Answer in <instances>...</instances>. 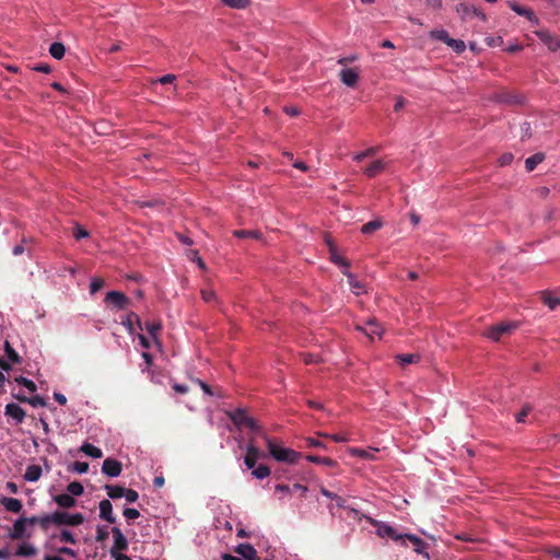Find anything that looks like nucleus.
<instances>
[{
    "instance_id": "0eeeda50",
    "label": "nucleus",
    "mask_w": 560,
    "mask_h": 560,
    "mask_svg": "<svg viewBox=\"0 0 560 560\" xmlns=\"http://www.w3.org/2000/svg\"><path fill=\"white\" fill-rule=\"evenodd\" d=\"M105 302L113 304L118 310H126L130 304L129 298L119 291L107 292Z\"/></svg>"
},
{
    "instance_id": "2f4dec72",
    "label": "nucleus",
    "mask_w": 560,
    "mask_h": 560,
    "mask_svg": "<svg viewBox=\"0 0 560 560\" xmlns=\"http://www.w3.org/2000/svg\"><path fill=\"white\" fill-rule=\"evenodd\" d=\"M37 553V549L30 544H22L18 547L15 555L20 557H33Z\"/></svg>"
},
{
    "instance_id": "052dcab7",
    "label": "nucleus",
    "mask_w": 560,
    "mask_h": 560,
    "mask_svg": "<svg viewBox=\"0 0 560 560\" xmlns=\"http://www.w3.org/2000/svg\"><path fill=\"white\" fill-rule=\"evenodd\" d=\"M124 497L126 498L127 502L133 503L138 500L139 494L133 489H126V493H124Z\"/></svg>"
},
{
    "instance_id": "a878e982",
    "label": "nucleus",
    "mask_w": 560,
    "mask_h": 560,
    "mask_svg": "<svg viewBox=\"0 0 560 560\" xmlns=\"http://www.w3.org/2000/svg\"><path fill=\"white\" fill-rule=\"evenodd\" d=\"M384 225V221L381 218H377L375 220H372L361 226V232L363 234H372L380 229H382Z\"/></svg>"
},
{
    "instance_id": "0e129e2a",
    "label": "nucleus",
    "mask_w": 560,
    "mask_h": 560,
    "mask_svg": "<svg viewBox=\"0 0 560 560\" xmlns=\"http://www.w3.org/2000/svg\"><path fill=\"white\" fill-rule=\"evenodd\" d=\"M514 156L512 153H503L500 158H499V164L501 166H506V165H510L513 161Z\"/></svg>"
},
{
    "instance_id": "7c9ffc66",
    "label": "nucleus",
    "mask_w": 560,
    "mask_h": 560,
    "mask_svg": "<svg viewBox=\"0 0 560 560\" xmlns=\"http://www.w3.org/2000/svg\"><path fill=\"white\" fill-rule=\"evenodd\" d=\"M80 451L83 452L85 455L91 456L93 458H101L103 456L102 450L90 444V443H84L81 446Z\"/></svg>"
},
{
    "instance_id": "c03bdc74",
    "label": "nucleus",
    "mask_w": 560,
    "mask_h": 560,
    "mask_svg": "<svg viewBox=\"0 0 560 560\" xmlns=\"http://www.w3.org/2000/svg\"><path fill=\"white\" fill-rule=\"evenodd\" d=\"M532 410H533V408L530 405H524L522 407L521 411L515 415L516 421L520 423H524L525 418L530 413Z\"/></svg>"
},
{
    "instance_id": "864d4df0",
    "label": "nucleus",
    "mask_w": 560,
    "mask_h": 560,
    "mask_svg": "<svg viewBox=\"0 0 560 560\" xmlns=\"http://www.w3.org/2000/svg\"><path fill=\"white\" fill-rule=\"evenodd\" d=\"M320 493H322L324 497L328 498V499L336 500V501H337V504H338L339 506H342V504H343V500H342L339 495H337V494L332 493L331 491L327 490L326 488H322V489H320Z\"/></svg>"
},
{
    "instance_id": "37998d69",
    "label": "nucleus",
    "mask_w": 560,
    "mask_h": 560,
    "mask_svg": "<svg viewBox=\"0 0 560 560\" xmlns=\"http://www.w3.org/2000/svg\"><path fill=\"white\" fill-rule=\"evenodd\" d=\"M446 45L453 48V50L456 51L457 54L463 52L466 48L465 43L460 39L450 38Z\"/></svg>"
},
{
    "instance_id": "c85d7f7f",
    "label": "nucleus",
    "mask_w": 560,
    "mask_h": 560,
    "mask_svg": "<svg viewBox=\"0 0 560 560\" xmlns=\"http://www.w3.org/2000/svg\"><path fill=\"white\" fill-rule=\"evenodd\" d=\"M305 458L308 462H311V463L325 465V466L330 467V468H335L337 466V462L331 459V458H329V457H320V456H316V455H306Z\"/></svg>"
},
{
    "instance_id": "39448f33",
    "label": "nucleus",
    "mask_w": 560,
    "mask_h": 560,
    "mask_svg": "<svg viewBox=\"0 0 560 560\" xmlns=\"http://www.w3.org/2000/svg\"><path fill=\"white\" fill-rule=\"evenodd\" d=\"M516 326L514 323H500L488 328L485 336L493 341H499L503 336L511 334Z\"/></svg>"
},
{
    "instance_id": "2eb2a0df",
    "label": "nucleus",
    "mask_w": 560,
    "mask_h": 560,
    "mask_svg": "<svg viewBox=\"0 0 560 560\" xmlns=\"http://www.w3.org/2000/svg\"><path fill=\"white\" fill-rule=\"evenodd\" d=\"M340 80L341 82L350 88H353L357 85L359 81V73L353 68H345L340 71Z\"/></svg>"
},
{
    "instance_id": "f704fd0d",
    "label": "nucleus",
    "mask_w": 560,
    "mask_h": 560,
    "mask_svg": "<svg viewBox=\"0 0 560 560\" xmlns=\"http://www.w3.org/2000/svg\"><path fill=\"white\" fill-rule=\"evenodd\" d=\"M234 236L238 238H255L259 240L261 234L256 230H236L233 232Z\"/></svg>"
},
{
    "instance_id": "dca6fc26",
    "label": "nucleus",
    "mask_w": 560,
    "mask_h": 560,
    "mask_svg": "<svg viewBox=\"0 0 560 560\" xmlns=\"http://www.w3.org/2000/svg\"><path fill=\"white\" fill-rule=\"evenodd\" d=\"M100 517L112 524L116 522V517L113 514V505L107 499L100 502Z\"/></svg>"
},
{
    "instance_id": "cd10ccee",
    "label": "nucleus",
    "mask_w": 560,
    "mask_h": 560,
    "mask_svg": "<svg viewBox=\"0 0 560 560\" xmlns=\"http://www.w3.org/2000/svg\"><path fill=\"white\" fill-rule=\"evenodd\" d=\"M509 5L518 15L526 16L529 21L536 20V16L532 10L522 7L516 2H510Z\"/></svg>"
},
{
    "instance_id": "4be33fe9",
    "label": "nucleus",
    "mask_w": 560,
    "mask_h": 560,
    "mask_svg": "<svg viewBox=\"0 0 560 560\" xmlns=\"http://www.w3.org/2000/svg\"><path fill=\"white\" fill-rule=\"evenodd\" d=\"M135 324L138 326L140 330L143 329L140 317L136 313L131 312L127 315L126 319L122 320V325L127 328L129 334H133Z\"/></svg>"
},
{
    "instance_id": "bf43d9fd",
    "label": "nucleus",
    "mask_w": 560,
    "mask_h": 560,
    "mask_svg": "<svg viewBox=\"0 0 560 560\" xmlns=\"http://www.w3.org/2000/svg\"><path fill=\"white\" fill-rule=\"evenodd\" d=\"M30 405H32L33 407H44L46 406V401L43 397L36 395V396H33V397H28V402Z\"/></svg>"
},
{
    "instance_id": "f03ea898",
    "label": "nucleus",
    "mask_w": 560,
    "mask_h": 560,
    "mask_svg": "<svg viewBox=\"0 0 560 560\" xmlns=\"http://www.w3.org/2000/svg\"><path fill=\"white\" fill-rule=\"evenodd\" d=\"M267 444L269 454L278 462L287 463V464H295L301 457L302 454L292 450L285 448L278 445L273 440H271L268 435L264 439Z\"/></svg>"
},
{
    "instance_id": "5701e85b",
    "label": "nucleus",
    "mask_w": 560,
    "mask_h": 560,
    "mask_svg": "<svg viewBox=\"0 0 560 560\" xmlns=\"http://www.w3.org/2000/svg\"><path fill=\"white\" fill-rule=\"evenodd\" d=\"M42 476V467L39 465H30L26 467L24 479L30 482L37 481Z\"/></svg>"
},
{
    "instance_id": "a18cd8bd",
    "label": "nucleus",
    "mask_w": 560,
    "mask_h": 560,
    "mask_svg": "<svg viewBox=\"0 0 560 560\" xmlns=\"http://www.w3.org/2000/svg\"><path fill=\"white\" fill-rule=\"evenodd\" d=\"M544 302L551 311H555L560 305V299L551 296L550 294L544 295Z\"/></svg>"
},
{
    "instance_id": "f257e3e1",
    "label": "nucleus",
    "mask_w": 560,
    "mask_h": 560,
    "mask_svg": "<svg viewBox=\"0 0 560 560\" xmlns=\"http://www.w3.org/2000/svg\"><path fill=\"white\" fill-rule=\"evenodd\" d=\"M226 415L238 429L247 428L252 433L250 436L255 439L261 438L262 440L267 436L264 429L254 418L247 415L245 409L237 408L233 411H228Z\"/></svg>"
},
{
    "instance_id": "c9c22d12",
    "label": "nucleus",
    "mask_w": 560,
    "mask_h": 560,
    "mask_svg": "<svg viewBox=\"0 0 560 560\" xmlns=\"http://www.w3.org/2000/svg\"><path fill=\"white\" fill-rule=\"evenodd\" d=\"M52 538L59 539L61 542L75 544L77 540L73 534L68 529H62L58 535H52Z\"/></svg>"
},
{
    "instance_id": "20e7f679",
    "label": "nucleus",
    "mask_w": 560,
    "mask_h": 560,
    "mask_svg": "<svg viewBox=\"0 0 560 560\" xmlns=\"http://www.w3.org/2000/svg\"><path fill=\"white\" fill-rule=\"evenodd\" d=\"M267 454L261 452L256 444V440L254 436H249L248 443L246 446V455L244 457V463L248 469H254L256 463L260 458H266Z\"/></svg>"
},
{
    "instance_id": "72a5a7b5",
    "label": "nucleus",
    "mask_w": 560,
    "mask_h": 560,
    "mask_svg": "<svg viewBox=\"0 0 560 560\" xmlns=\"http://www.w3.org/2000/svg\"><path fill=\"white\" fill-rule=\"evenodd\" d=\"M65 52H66V48H65V45L62 43L55 42L49 47V54L55 59H58V60L62 59V57L65 56Z\"/></svg>"
},
{
    "instance_id": "b1692460",
    "label": "nucleus",
    "mask_w": 560,
    "mask_h": 560,
    "mask_svg": "<svg viewBox=\"0 0 560 560\" xmlns=\"http://www.w3.org/2000/svg\"><path fill=\"white\" fill-rule=\"evenodd\" d=\"M55 502L60 506V508H63V509H69V508H72L75 505L77 501L75 499L68 494V493H61V494H57L55 498H54Z\"/></svg>"
},
{
    "instance_id": "774afa93",
    "label": "nucleus",
    "mask_w": 560,
    "mask_h": 560,
    "mask_svg": "<svg viewBox=\"0 0 560 560\" xmlns=\"http://www.w3.org/2000/svg\"><path fill=\"white\" fill-rule=\"evenodd\" d=\"M355 60H358V55H350V56L342 57V58L338 59L337 62H338V65L346 66L348 63L354 62Z\"/></svg>"
},
{
    "instance_id": "1a4fd4ad",
    "label": "nucleus",
    "mask_w": 560,
    "mask_h": 560,
    "mask_svg": "<svg viewBox=\"0 0 560 560\" xmlns=\"http://www.w3.org/2000/svg\"><path fill=\"white\" fill-rule=\"evenodd\" d=\"M326 243L328 245L330 260L335 265L342 267L343 268L342 270H348L350 268V261L347 260L346 258L341 257L338 254L336 245L332 243V241L329 237L326 238Z\"/></svg>"
},
{
    "instance_id": "3c124183",
    "label": "nucleus",
    "mask_w": 560,
    "mask_h": 560,
    "mask_svg": "<svg viewBox=\"0 0 560 560\" xmlns=\"http://www.w3.org/2000/svg\"><path fill=\"white\" fill-rule=\"evenodd\" d=\"M108 535H109V533H108L106 527L97 526V528H96V537H95L96 541H98V542L105 541L108 538Z\"/></svg>"
},
{
    "instance_id": "f8f14e48",
    "label": "nucleus",
    "mask_w": 560,
    "mask_h": 560,
    "mask_svg": "<svg viewBox=\"0 0 560 560\" xmlns=\"http://www.w3.org/2000/svg\"><path fill=\"white\" fill-rule=\"evenodd\" d=\"M26 526L27 523L25 522L24 517H20L14 522L13 528L9 533V537L12 540H20L24 537H30L31 534L26 533Z\"/></svg>"
},
{
    "instance_id": "09e8293b",
    "label": "nucleus",
    "mask_w": 560,
    "mask_h": 560,
    "mask_svg": "<svg viewBox=\"0 0 560 560\" xmlns=\"http://www.w3.org/2000/svg\"><path fill=\"white\" fill-rule=\"evenodd\" d=\"M104 287V281L101 278H93L90 284V292L94 294Z\"/></svg>"
},
{
    "instance_id": "49530a36",
    "label": "nucleus",
    "mask_w": 560,
    "mask_h": 560,
    "mask_svg": "<svg viewBox=\"0 0 560 560\" xmlns=\"http://www.w3.org/2000/svg\"><path fill=\"white\" fill-rule=\"evenodd\" d=\"M73 237L75 240H81V238H85V237H89L90 233L88 230H85L83 226L77 224L74 228H73Z\"/></svg>"
},
{
    "instance_id": "ea45409f",
    "label": "nucleus",
    "mask_w": 560,
    "mask_h": 560,
    "mask_svg": "<svg viewBox=\"0 0 560 560\" xmlns=\"http://www.w3.org/2000/svg\"><path fill=\"white\" fill-rule=\"evenodd\" d=\"M430 37L433 38V39L441 40V42H443L445 44H447V42L451 38L448 33L445 30H432L430 32Z\"/></svg>"
},
{
    "instance_id": "9d476101",
    "label": "nucleus",
    "mask_w": 560,
    "mask_h": 560,
    "mask_svg": "<svg viewBox=\"0 0 560 560\" xmlns=\"http://www.w3.org/2000/svg\"><path fill=\"white\" fill-rule=\"evenodd\" d=\"M122 471V464L114 458H106L102 465V472L108 477H118Z\"/></svg>"
},
{
    "instance_id": "e2e57ef3",
    "label": "nucleus",
    "mask_w": 560,
    "mask_h": 560,
    "mask_svg": "<svg viewBox=\"0 0 560 560\" xmlns=\"http://www.w3.org/2000/svg\"><path fill=\"white\" fill-rule=\"evenodd\" d=\"M201 296H202L203 301L207 303H211L217 300L215 293L211 290H202Z\"/></svg>"
},
{
    "instance_id": "6ab92c4d",
    "label": "nucleus",
    "mask_w": 560,
    "mask_h": 560,
    "mask_svg": "<svg viewBox=\"0 0 560 560\" xmlns=\"http://www.w3.org/2000/svg\"><path fill=\"white\" fill-rule=\"evenodd\" d=\"M0 504L4 506V509L12 513H20L23 509V504L21 500L15 498H2L0 499Z\"/></svg>"
},
{
    "instance_id": "e433bc0d",
    "label": "nucleus",
    "mask_w": 560,
    "mask_h": 560,
    "mask_svg": "<svg viewBox=\"0 0 560 560\" xmlns=\"http://www.w3.org/2000/svg\"><path fill=\"white\" fill-rule=\"evenodd\" d=\"M270 468L267 466V465H259L258 467L254 468L252 470V475L256 478V479H265L267 478L269 475H270Z\"/></svg>"
},
{
    "instance_id": "8fccbe9b",
    "label": "nucleus",
    "mask_w": 560,
    "mask_h": 560,
    "mask_svg": "<svg viewBox=\"0 0 560 560\" xmlns=\"http://www.w3.org/2000/svg\"><path fill=\"white\" fill-rule=\"evenodd\" d=\"M368 326L370 327L369 331L366 334L372 337L373 335L381 336L382 335V328L378 323L376 322H369Z\"/></svg>"
},
{
    "instance_id": "de8ad7c7",
    "label": "nucleus",
    "mask_w": 560,
    "mask_h": 560,
    "mask_svg": "<svg viewBox=\"0 0 560 560\" xmlns=\"http://www.w3.org/2000/svg\"><path fill=\"white\" fill-rule=\"evenodd\" d=\"M161 327L162 326L160 322L147 323V330L153 339H156V335Z\"/></svg>"
},
{
    "instance_id": "4468645a",
    "label": "nucleus",
    "mask_w": 560,
    "mask_h": 560,
    "mask_svg": "<svg viewBox=\"0 0 560 560\" xmlns=\"http://www.w3.org/2000/svg\"><path fill=\"white\" fill-rule=\"evenodd\" d=\"M4 413L15 420L16 423H22L25 419V411L21 406L10 402L4 408Z\"/></svg>"
},
{
    "instance_id": "4d7b16f0",
    "label": "nucleus",
    "mask_w": 560,
    "mask_h": 560,
    "mask_svg": "<svg viewBox=\"0 0 560 560\" xmlns=\"http://www.w3.org/2000/svg\"><path fill=\"white\" fill-rule=\"evenodd\" d=\"M305 446L306 447L326 448V445L322 441H319L315 438L305 439Z\"/></svg>"
},
{
    "instance_id": "680f3d73",
    "label": "nucleus",
    "mask_w": 560,
    "mask_h": 560,
    "mask_svg": "<svg viewBox=\"0 0 560 560\" xmlns=\"http://www.w3.org/2000/svg\"><path fill=\"white\" fill-rule=\"evenodd\" d=\"M498 102L505 103V104L518 103V101L515 97H513V96H511V95H509L506 93L499 94L498 95Z\"/></svg>"
},
{
    "instance_id": "a211bd4d",
    "label": "nucleus",
    "mask_w": 560,
    "mask_h": 560,
    "mask_svg": "<svg viewBox=\"0 0 560 560\" xmlns=\"http://www.w3.org/2000/svg\"><path fill=\"white\" fill-rule=\"evenodd\" d=\"M235 552L246 560H259L256 549L249 544H240L235 548Z\"/></svg>"
},
{
    "instance_id": "f3484780",
    "label": "nucleus",
    "mask_w": 560,
    "mask_h": 560,
    "mask_svg": "<svg viewBox=\"0 0 560 560\" xmlns=\"http://www.w3.org/2000/svg\"><path fill=\"white\" fill-rule=\"evenodd\" d=\"M24 520L27 523V525H39V527L45 532L48 530L50 526V514L34 515L31 517H24Z\"/></svg>"
},
{
    "instance_id": "5fc2aeb1",
    "label": "nucleus",
    "mask_w": 560,
    "mask_h": 560,
    "mask_svg": "<svg viewBox=\"0 0 560 560\" xmlns=\"http://www.w3.org/2000/svg\"><path fill=\"white\" fill-rule=\"evenodd\" d=\"M351 453L358 457L364 458V459H374V455L366 450H360V448H353L351 450Z\"/></svg>"
},
{
    "instance_id": "aec40b11",
    "label": "nucleus",
    "mask_w": 560,
    "mask_h": 560,
    "mask_svg": "<svg viewBox=\"0 0 560 560\" xmlns=\"http://www.w3.org/2000/svg\"><path fill=\"white\" fill-rule=\"evenodd\" d=\"M386 167V163L383 160H375L372 162L369 166H366L363 171V173L372 178L375 177L377 174L382 173Z\"/></svg>"
},
{
    "instance_id": "7ed1b4c3",
    "label": "nucleus",
    "mask_w": 560,
    "mask_h": 560,
    "mask_svg": "<svg viewBox=\"0 0 560 560\" xmlns=\"http://www.w3.org/2000/svg\"><path fill=\"white\" fill-rule=\"evenodd\" d=\"M84 522V516L81 513L70 514L63 511H56L50 514V525L56 526H79Z\"/></svg>"
},
{
    "instance_id": "473e14b6",
    "label": "nucleus",
    "mask_w": 560,
    "mask_h": 560,
    "mask_svg": "<svg viewBox=\"0 0 560 560\" xmlns=\"http://www.w3.org/2000/svg\"><path fill=\"white\" fill-rule=\"evenodd\" d=\"M107 495L110 499H119L124 497V493H126V489L121 486H114V485H106L105 486Z\"/></svg>"
},
{
    "instance_id": "c756f323",
    "label": "nucleus",
    "mask_w": 560,
    "mask_h": 560,
    "mask_svg": "<svg viewBox=\"0 0 560 560\" xmlns=\"http://www.w3.org/2000/svg\"><path fill=\"white\" fill-rule=\"evenodd\" d=\"M545 159L544 153H536L525 160V168L527 172H532L535 167L541 163Z\"/></svg>"
},
{
    "instance_id": "338daca9",
    "label": "nucleus",
    "mask_w": 560,
    "mask_h": 560,
    "mask_svg": "<svg viewBox=\"0 0 560 560\" xmlns=\"http://www.w3.org/2000/svg\"><path fill=\"white\" fill-rule=\"evenodd\" d=\"M196 383L201 387V389L203 390L205 394H207L209 396L215 395L214 392L212 390L211 386L208 385L207 383H205L200 380H196Z\"/></svg>"
},
{
    "instance_id": "412c9836",
    "label": "nucleus",
    "mask_w": 560,
    "mask_h": 560,
    "mask_svg": "<svg viewBox=\"0 0 560 560\" xmlns=\"http://www.w3.org/2000/svg\"><path fill=\"white\" fill-rule=\"evenodd\" d=\"M404 539H408L410 542H412V545L415 547V551L417 553L425 555L428 557V553L425 552L428 545L422 539H420L418 536H416L413 534H406L404 536Z\"/></svg>"
},
{
    "instance_id": "bb28decb",
    "label": "nucleus",
    "mask_w": 560,
    "mask_h": 560,
    "mask_svg": "<svg viewBox=\"0 0 560 560\" xmlns=\"http://www.w3.org/2000/svg\"><path fill=\"white\" fill-rule=\"evenodd\" d=\"M396 360L401 366H406L408 364L419 362L420 355L416 354V353H402V354H397Z\"/></svg>"
},
{
    "instance_id": "58836bf2",
    "label": "nucleus",
    "mask_w": 560,
    "mask_h": 560,
    "mask_svg": "<svg viewBox=\"0 0 560 560\" xmlns=\"http://www.w3.org/2000/svg\"><path fill=\"white\" fill-rule=\"evenodd\" d=\"M67 490H68V494L74 497V495H81L84 491V488L82 486V483H80L79 481H72L68 485L67 487Z\"/></svg>"
},
{
    "instance_id": "423d86ee",
    "label": "nucleus",
    "mask_w": 560,
    "mask_h": 560,
    "mask_svg": "<svg viewBox=\"0 0 560 560\" xmlns=\"http://www.w3.org/2000/svg\"><path fill=\"white\" fill-rule=\"evenodd\" d=\"M112 534L114 538V544L112 548L109 549V555L115 556L116 552H121L127 550L128 548V540L122 534L121 529L117 526H114L112 528Z\"/></svg>"
},
{
    "instance_id": "13d9d810",
    "label": "nucleus",
    "mask_w": 560,
    "mask_h": 560,
    "mask_svg": "<svg viewBox=\"0 0 560 560\" xmlns=\"http://www.w3.org/2000/svg\"><path fill=\"white\" fill-rule=\"evenodd\" d=\"M72 469L78 474H85L89 470V464L86 462H75Z\"/></svg>"
},
{
    "instance_id": "6e6552de",
    "label": "nucleus",
    "mask_w": 560,
    "mask_h": 560,
    "mask_svg": "<svg viewBox=\"0 0 560 560\" xmlns=\"http://www.w3.org/2000/svg\"><path fill=\"white\" fill-rule=\"evenodd\" d=\"M537 37L548 47L549 50L556 51L560 49V38L550 33L548 30L536 31Z\"/></svg>"
},
{
    "instance_id": "4c0bfd02",
    "label": "nucleus",
    "mask_w": 560,
    "mask_h": 560,
    "mask_svg": "<svg viewBox=\"0 0 560 560\" xmlns=\"http://www.w3.org/2000/svg\"><path fill=\"white\" fill-rule=\"evenodd\" d=\"M4 351L8 357V359L13 363H20L21 357L19 353L12 348L9 341L4 342Z\"/></svg>"
},
{
    "instance_id": "6e6d98bb",
    "label": "nucleus",
    "mask_w": 560,
    "mask_h": 560,
    "mask_svg": "<svg viewBox=\"0 0 560 560\" xmlns=\"http://www.w3.org/2000/svg\"><path fill=\"white\" fill-rule=\"evenodd\" d=\"M122 515L128 520V521H131V520H136L140 516V512L137 510V509H132V508H126L124 511H122Z\"/></svg>"
},
{
    "instance_id": "ddd939ff",
    "label": "nucleus",
    "mask_w": 560,
    "mask_h": 560,
    "mask_svg": "<svg viewBox=\"0 0 560 560\" xmlns=\"http://www.w3.org/2000/svg\"><path fill=\"white\" fill-rule=\"evenodd\" d=\"M456 12L460 15L463 20L471 18L472 15L480 18L482 21L486 20V14L483 12L479 11L477 8L469 7L466 3L457 4Z\"/></svg>"
},
{
    "instance_id": "9b49d317",
    "label": "nucleus",
    "mask_w": 560,
    "mask_h": 560,
    "mask_svg": "<svg viewBox=\"0 0 560 560\" xmlns=\"http://www.w3.org/2000/svg\"><path fill=\"white\" fill-rule=\"evenodd\" d=\"M374 526L376 527V534L382 538L388 537L396 541L404 539L405 535L398 534L394 527H392L387 524H384L381 522H375Z\"/></svg>"
},
{
    "instance_id": "79ce46f5",
    "label": "nucleus",
    "mask_w": 560,
    "mask_h": 560,
    "mask_svg": "<svg viewBox=\"0 0 560 560\" xmlns=\"http://www.w3.org/2000/svg\"><path fill=\"white\" fill-rule=\"evenodd\" d=\"M15 382L19 385H22V386L26 387L31 393H34L37 389L36 384L33 381H31V380H28V378H26L24 376L16 377Z\"/></svg>"
},
{
    "instance_id": "393cba45",
    "label": "nucleus",
    "mask_w": 560,
    "mask_h": 560,
    "mask_svg": "<svg viewBox=\"0 0 560 560\" xmlns=\"http://www.w3.org/2000/svg\"><path fill=\"white\" fill-rule=\"evenodd\" d=\"M342 273L347 277L348 283H349L352 292L357 295L361 294V292L363 290V284L359 280L355 279L354 275L351 273L349 271V269L342 270Z\"/></svg>"
},
{
    "instance_id": "69168bd1",
    "label": "nucleus",
    "mask_w": 560,
    "mask_h": 560,
    "mask_svg": "<svg viewBox=\"0 0 560 560\" xmlns=\"http://www.w3.org/2000/svg\"><path fill=\"white\" fill-rule=\"evenodd\" d=\"M425 7L433 10H440L442 8V0H422Z\"/></svg>"
},
{
    "instance_id": "603ef678",
    "label": "nucleus",
    "mask_w": 560,
    "mask_h": 560,
    "mask_svg": "<svg viewBox=\"0 0 560 560\" xmlns=\"http://www.w3.org/2000/svg\"><path fill=\"white\" fill-rule=\"evenodd\" d=\"M376 153V149L374 148H369L366 149L365 151H362L358 154H355L353 156V160L357 161V162H361L363 159L368 158V156H372Z\"/></svg>"
},
{
    "instance_id": "a19ab883",
    "label": "nucleus",
    "mask_w": 560,
    "mask_h": 560,
    "mask_svg": "<svg viewBox=\"0 0 560 560\" xmlns=\"http://www.w3.org/2000/svg\"><path fill=\"white\" fill-rule=\"evenodd\" d=\"M222 2L233 9H245L249 5V0H222Z\"/></svg>"
}]
</instances>
